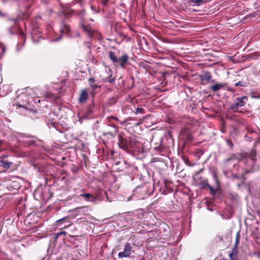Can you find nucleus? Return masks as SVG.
Returning <instances> with one entry per match:
<instances>
[{
	"label": "nucleus",
	"instance_id": "obj_1",
	"mask_svg": "<svg viewBox=\"0 0 260 260\" xmlns=\"http://www.w3.org/2000/svg\"><path fill=\"white\" fill-rule=\"evenodd\" d=\"M154 191V187L151 183H145L138 186L134 190L133 196L127 199V201L134 199V197L140 200H143L150 196Z\"/></svg>",
	"mask_w": 260,
	"mask_h": 260
},
{
	"label": "nucleus",
	"instance_id": "obj_2",
	"mask_svg": "<svg viewBox=\"0 0 260 260\" xmlns=\"http://www.w3.org/2000/svg\"><path fill=\"white\" fill-rule=\"evenodd\" d=\"M248 101V98L247 96H242L240 97L236 98L234 100L233 104H231L230 107L228 108L229 113H246V111L239 110V109L242 107L245 106Z\"/></svg>",
	"mask_w": 260,
	"mask_h": 260
},
{
	"label": "nucleus",
	"instance_id": "obj_3",
	"mask_svg": "<svg viewBox=\"0 0 260 260\" xmlns=\"http://www.w3.org/2000/svg\"><path fill=\"white\" fill-rule=\"evenodd\" d=\"M256 153V149L252 148L249 152L242 153L240 160L249 167H253L257 161Z\"/></svg>",
	"mask_w": 260,
	"mask_h": 260
},
{
	"label": "nucleus",
	"instance_id": "obj_4",
	"mask_svg": "<svg viewBox=\"0 0 260 260\" xmlns=\"http://www.w3.org/2000/svg\"><path fill=\"white\" fill-rule=\"evenodd\" d=\"M109 57L114 64H118L123 69L125 68L128 62L129 57L126 53H123L121 57H118L114 52L111 51L109 52Z\"/></svg>",
	"mask_w": 260,
	"mask_h": 260
},
{
	"label": "nucleus",
	"instance_id": "obj_5",
	"mask_svg": "<svg viewBox=\"0 0 260 260\" xmlns=\"http://www.w3.org/2000/svg\"><path fill=\"white\" fill-rule=\"evenodd\" d=\"M80 196L83 197L86 201L95 203L96 201L103 200L104 197H107V193L104 191H100L99 193H96V196H94L89 193H83L80 194Z\"/></svg>",
	"mask_w": 260,
	"mask_h": 260
},
{
	"label": "nucleus",
	"instance_id": "obj_6",
	"mask_svg": "<svg viewBox=\"0 0 260 260\" xmlns=\"http://www.w3.org/2000/svg\"><path fill=\"white\" fill-rule=\"evenodd\" d=\"M118 145L119 147L125 152H131V145L133 139L130 138L129 140L123 137L121 135L118 136Z\"/></svg>",
	"mask_w": 260,
	"mask_h": 260
},
{
	"label": "nucleus",
	"instance_id": "obj_7",
	"mask_svg": "<svg viewBox=\"0 0 260 260\" xmlns=\"http://www.w3.org/2000/svg\"><path fill=\"white\" fill-rule=\"evenodd\" d=\"M132 143L131 151L138 153H144L147 151L146 149L144 148L143 145L136 139H133Z\"/></svg>",
	"mask_w": 260,
	"mask_h": 260
},
{
	"label": "nucleus",
	"instance_id": "obj_8",
	"mask_svg": "<svg viewBox=\"0 0 260 260\" xmlns=\"http://www.w3.org/2000/svg\"><path fill=\"white\" fill-rule=\"evenodd\" d=\"M95 103L93 98L90 103L86 107L83 117L84 118H89L93 115L94 111Z\"/></svg>",
	"mask_w": 260,
	"mask_h": 260
},
{
	"label": "nucleus",
	"instance_id": "obj_9",
	"mask_svg": "<svg viewBox=\"0 0 260 260\" xmlns=\"http://www.w3.org/2000/svg\"><path fill=\"white\" fill-rule=\"evenodd\" d=\"M200 172L196 173L193 177L194 181L197 186H200L201 189H204L208 185V180L207 179H203L199 175Z\"/></svg>",
	"mask_w": 260,
	"mask_h": 260
},
{
	"label": "nucleus",
	"instance_id": "obj_10",
	"mask_svg": "<svg viewBox=\"0 0 260 260\" xmlns=\"http://www.w3.org/2000/svg\"><path fill=\"white\" fill-rule=\"evenodd\" d=\"M200 80L202 81V84H207L210 82H214V80H211L212 75L211 73L208 71H203L201 74L199 75Z\"/></svg>",
	"mask_w": 260,
	"mask_h": 260
},
{
	"label": "nucleus",
	"instance_id": "obj_11",
	"mask_svg": "<svg viewBox=\"0 0 260 260\" xmlns=\"http://www.w3.org/2000/svg\"><path fill=\"white\" fill-rule=\"evenodd\" d=\"M132 251V247L131 244L128 242H126L124 245L123 251L119 252L118 256L119 258L128 257L131 254Z\"/></svg>",
	"mask_w": 260,
	"mask_h": 260
},
{
	"label": "nucleus",
	"instance_id": "obj_12",
	"mask_svg": "<svg viewBox=\"0 0 260 260\" xmlns=\"http://www.w3.org/2000/svg\"><path fill=\"white\" fill-rule=\"evenodd\" d=\"M73 5H78L81 8V10L80 11L79 10H73L72 11L73 13L77 14L79 16H80L81 18H82L85 15V10L83 7V2L81 0H74L73 2Z\"/></svg>",
	"mask_w": 260,
	"mask_h": 260
},
{
	"label": "nucleus",
	"instance_id": "obj_13",
	"mask_svg": "<svg viewBox=\"0 0 260 260\" xmlns=\"http://www.w3.org/2000/svg\"><path fill=\"white\" fill-rule=\"evenodd\" d=\"M88 98V93L86 89H83L81 91L79 98L78 103L81 104H84L86 103Z\"/></svg>",
	"mask_w": 260,
	"mask_h": 260
},
{
	"label": "nucleus",
	"instance_id": "obj_14",
	"mask_svg": "<svg viewBox=\"0 0 260 260\" xmlns=\"http://www.w3.org/2000/svg\"><path fill=\"white\" fill-rule=\"evenodd\" d=\"M81 28L83 31L89 38L93 36V29L89 25H86L82 23L80 24Z\"/></svg>",
	"mask_w": 260,
	"mask_h": 260
},
{
	"label": "nucleus",
	"instance_id": "obj_15",
	"mask_svg": "<svg viewBox=\"0 0 260 260\" xmlns=\"http://www.w3.org/2000/svg\"><path fill=\"white\" fill-rule=\"evenodd\" d=\"M60 31L61 35L68 34L70 32V27L68 24L64 20L61 21L60 23Z\"/></svg>",
	"mask_w": 260,
	"mask_h": 260
},
{
	"label": "nucleus",
	"instance_id": "obj_16",
	"mask_svg": "<svg viewBox=\"0 0 260 260\" xmlns=\"http://www.w3.org/2000/svg\"><path fill=\"white\" fill-rule=\"evenodd\" d=\"M226 84L225 83H217L210 86V89L214 91L217 92L223 88Z\"/></svg>",
	"mask_w": 260,
	"mask_h": 260
},
{
	"label": "nucleus",
	"instance_id": "obj_17",
	"mask_svg": "<svg viewBox=\"0 0 260 260\" xmlns=\"http://www.w3.org/2000/svg\"><path fill=\"white\" fill-rule=\"evenodd\" d=\"M238 249L236 247H233L232 251L229 254V257L231 260H238Z\"/></svg>",
	"mask_w": 260,
	"mask_h": 260
},
{
	"label": "nucleus",
	"instance_id": "obj_18",
	"mask_svg": "<svg viewBox=\"0 0 260 260\" xmlns=\"http://www.w3.org/2000/svg\"><path fill=\"white\" fill-rule=\"evenodd\" d=\"M111 74L109 77H106L104 80L105 82H109L110 83L113 84L115 83V78L114 77H112V71H110Z\"/></svg>",
	"mask_w": 260,
	"mask_h": 260
},
{
	"label": "nucleus",
	"instance_id": "obj_19",
	"mask_svg": "<svg viewBox=\"0 0 260 260\" xmlns=\"http://www.w3.org/2000/svg\"><path fill=\"white\" fill-rule=\"evenodd\" d=\"M109 125L113 127V132H108L107 133L105 134L104 135L106 136L107 135H109L110 136H111L112 137H114V133H115L117 132V128L116 127V126L113 123H111V124L110 123Z\"/></svg>",
	"mask_w": 260,
	"mask_h": 260
},
{
	"label": "nucleus",
	"instance_id": "obj_20",
	"mask_svg": "<svg viewBox=\"0 0 260 260\" xmlns=\"http://www.w3.org/2000/svg\"><path fill=\"white\" fill-rule=\"evenodd\" d=\"M190 1L197 6H201V5L206 3L205 0H190Z\"/></svg>",
	"mask_w": 260,
	"mask_h": 260
},
{
	"label": "nucleus",
	"instance_id": "obj_21",
	"mask_svg": "<svg viewBox=\"0 0 260 260\" xmlns=\"http://www.w3.org/2000/svg\"><path fill=\"white\" fill-rule=\"evenodd\" d=\"M24 7H25V9L23 11L22 14H23V15H25L26 16H28L29 15V12H28V10L30 7V4H28Z\"/></svg>",
	"mask_w": 260,
	"mask_h": 260
},
{
	"label": "nucleus",
	"instance_id": "obj_22",
	"mask_svg": "<svg viewBox=\"0 0 260 260\" xmlns=\"http://www.w3.org/2000/svg\"><path fill=\"white\" fill-rule=\"evenodd\" d=\"M27 137L24 135H21L19 138V141L23 143H29V141L27 140Z\"/></svg>",
	"mask_w": 260,
	"mask_h": 260
},
{
	"label": "nucleus",
	"instance_id": "obj_23",
	"mask_svg": "<svg viewBox=\"0 0 260 260\" xmlns=\"http://www.w3.org/2000/svg\"><path fill=\"white\" fill-rule=\"evenodd\" d=\"M210 191V194L212 196H214L216 193V190L212 187L210 184H208L207 186Z\"/></svg>",
	"mask_w": 260,
	"mask_h": 260
},
{
	"label": "nucleus",
	"instance_id": "obj_24",
	"mask_svg": "<svg viewBox=\"0 0 260 260\" xmlns=\"http://www.w3.org/2000/svg\"><path fill=\"white\" fill-rule=\"evenodd\" d=\"M210 191V194L212 196H214L216 193V190L212 187L210 184H208L207 186Z\"/></svg>",
	"mask_w": 260,
	"mask_h": 260
},
{
	"label": "nucleus",
	"instance_id": "obj_25",
	"mask_svg": "<svg viewBox=\"0 0 260 260\" xmlns=\"http://www.w3.org/2000/svg\"><path fill=\"white\" fill-rule=\"evenodd\" d=\"M0 162L2 164V166H3L4 168L8 169L10 167V165L11 164H9V162H6L4 161H1Z\"/></svg>",
	"mask_w": 260,
	"mask_h": 260
},
{
	"label": "nucleus",
	"instance_id": "obj_26",
	"mask_svg": "<svg viewBox=\"0 0 260 260\" xmlns=\"http://www.w3.org/2000/svg\"><path fill=\"white\" fill-rule=\"evenodd\" d=\"M239 238H240V236H239V233H238L236 235V241H235V244H234L233 247H236V248H237L239 243Z\"/></svg>",
	"mask_w": 260,
	"mask_h": 260
},
{
	"label": "nucleus",
	"instance_id": "obj_27",
	"mask_svg": "<svg viewBox=\"0 0 260 260\" xmlns=\"http://www.w3.org/2000/svg\"><path fill=\"white\" fill-rule=\"evenodd\" d=\"M235 85V86H242V87H245L246 86V83L244 82L239 81V82L236 83Z\"/></svg>",
	"mask_w": 260,
	"mask_h": 260
},
{
	"label": "nucleus",
	"instance_id": "obj_28",
	"mask_svg": "<svg viewBox=\"0 0 260 260\" xmlns=\"http://www.w3.org/2000/svg\"><path fill=\"white\" fill-rule=\"evenodd\" d=\"M66 232L65 231H61V232H58V233H57L55 234V238L56 239H57L60 235H66Z\"/></svg>",
	"mask_w": 260,
	"mask_h": 260
},
{
	"label": "nucleus",
	"instance_id": "obj_29",
	"mask_svg": "<svg viewBox=\"0 0 260 260\" xmlns=\"http://www.w3.org/2000/svg\"><path fill=\"white\" fill-rule=\"evenodd\" d=\"M90 86L91 87L93 91H94L96 88H101V85H98V84H91Z\"/></svg>",
	"mask_w": 260,
	"mask_h": 260
},
{
	"label": "nucleus",
	"instance_id": "obj_30",
	"mask_svg": "<svg viewBox=\"0 0 260 260\" xmlns=\"http://www.w3.org/2000/svg\"><path fill=\"white\" fill-rule=\"evenodd\" d=\"M144 110L142 108L138 107L135 112V114L144 113Z\"/></svg>",
	"mask_w": 260,
	"mask_h": 260
},
{
	"label": "nucleus",
	"instance_id": "obj_31",
	"mask_svg": "<svg viewBox=\"0 0 260 260\" xmlns=\"http://www.w3.org/2000/svg\"><path fill=\"white\" fill-rule=\"evenodd\" d=\"M154 149H155V150H156L157 151H158V152H161L162 151V148L160 146V145L159 146H155L154 147Z\"/></svg>",
	"mask_w": 260,
	"mask_h": 260
},
{
	"label": "nucleus",
	"instance_id": "obj_32",
	"mask_svg": "<svg viewBox=\"0 0 260 260\" xmlns=\"http://www.w3.org/2000/svg\"><path fill=\"white\" fill-rule=\"evenodd\" d=\"M67 218V217H64L60 219H58L56 221V222L58 223V224H59L61 222H64V221H66Z\"/></svg>",
	"mask_w": 260,
	"mask_h": 260
},
{
	"label": "nucleus",
	"instance_id": "obj_33",
	"mask_svg": "<svg viewBox=\"0 0 260 260\" xmlns=\"http://www.w3.org/2000/svg\"><path fill=\"white\" fill-rule=\"evenodd\" d=\"M107 119H108V122H110V120L111 119H114L116 121H118V118L117 117H115V116H111L110 117H107Z\"/></svg>",
	"mask_w": 260,
	"mask_h": 260
},
{
	"label": "nucleus",
	"instance_id": "obj_34",
	"mask_svg": "<svg viewBox=\"0 0 260 260\" xmlns=\"http://www.w3.org/2000/svg\"><path fill=\"white\" fill-rule=\"evenodd\" d=\"M94 81H95V79L93 78H90L88 79V83H89L90 86L91 85V84H93V82Z\"/></svg>",
	"mask_w": 260,
	"mask_h": 260
},
{
	"label": "nucleus",
	"instance_id": "obj_35",
	"mask_svg": "<svg viewBox=\"0 0 260 260\" xmlns=\"http://www.w3.org/2000/svg\"><path fill=\"white\" fill-rule=\"evenodd\" d=\"M226 142L231 147L233 146V144L232 142L231 141V140L226 139Z\"/></svg>",
	"mask_w": 260,
	"mask_h": 260
},
{
	"label": "nucleus",
	"instance_id": "obj_36",
	"mask_svg": "<svg viewBox=\"0 0 260 260\" xmlns=\"http://www.w3.org/2000/svg\"><path fill=\"white\" fill-rule=\"evenodd\" d=\"M49 124H50L51 126L56 128V126L57 124L55 122L51 121L50 122V123Z\"/></svg>",
	"mask_w": 260,
	"mask_h": 260
},
{
	"label": "nucleus",
	"instance_id": "obj_37",
	"mask_svg": "<svg viewBox=\"0 0 260 260\" xmlns=\"http://www.w3.org/2000/svg\"><path fill=\"white\" fill-rule=\"evenodd\" d=\"M234 158H235V156H233V157H231L228 158H226L224 160V162H228L229 161H230V160L233 159Z\"/></svg>",
	"mask_w": 260,
	"mask_h": 260
},
{
	"label": "nucleus",
	"instance_id": "obj_38",
	"mask_svg": "<svg viewBox=\"0 0 260 260\" xmlns=\"http://www.w3.org/2000/svg\"><path fill=\"white\" fill-rule=\"evenodd\" d=\"M109 0H102V3L103 6H106L108 4Z\"/></svg>",
	"mask_w": 260,
	"mask_h": 260
},
{
	"label": "nucleus",
	"instance_id": "obj_39",
	"mask_svg": "<svg viewBox=\"0 0 260 260\" xmlns=\"http://www.w3.org/2000/svg\"><path fill=\"white\" fill-rule=\"evenodd\" d=\"M226 90L228 91H230V92H234L235 91V89L232 87H228L226 89Z\"/></svg>",
	"mask_w": 260,
	"mask_h": 260
},
{
	"label": "nucleus",
	"instance_id": "obj_40",
	"mask_svg": "<svg viewBox=\"0 0 260 260\" xmlns=\"http://www.w3.org/2000/svg\"><path fill=\"white\" fill-rule=\"evenodd\" d=\"M17 107H24L25 106V105L24 104V103H23V104L21 105L20 103H18V104H17Z\"/></svg>",
	"mask_w": 260,
	"mask_h": 260
},
{
	"label": "nucleus",
	"instance_id": "obj_41",
	"mask_svg": "<svg viewBox=\"0 0 260 260\" xmlns=\"http://www.w3.org/2000/svg\"><path fill=\"white\" fill-rule=\"evenodd\" d=\"M252 98L254 99H260V93L258 95L253 96Z\"/></svg>",
	"mask_w": 260,
	"mask_h": 260
},
{
	"label": "nucleus",
	"instance_id": "obj_42",
	"mask_svg": "<svg viewBox=\"0 0 260 260\" xmlns=\"http://www.w3.org/2000/svg\"><path fill=\"white\" fill-rule=\"evenodd\" d=\"M20 34L23 37H25V35H24V34L23 31H20Z\"/></svg>",
	"mask_w": 260,
	"mask_h": 260
},
{
	"label": "nucleus",
	"instance_id": "obj_43",
	"mask_svg": "<svg viewBox=\"0 0 260 260\" xmlns=\"http://www.w3.org/2000/svg\"><path fill=\"white\" fill-rule=\"evenodd\" d=\"M61 37H59V38H57V39H54V41H58V40H59L60 39H61Z\"/></svg>",
	"mask_w": 260,
	"mask_h": 260
},
{
	"label": "nucleus",
	"instance_id": "obj_44",
	"mask_svg": "<svg viewBox=\"0 0 260 260\" xmlns=\"http://www.w3.org/2000/svg\"><path fill=\"white\" fill-rule=\"evenodd\" d=\"M214 178H215V180L217 181V176L216 175H214Z\"/></svg>",
	"mask_w": 260,
	"mask_h": 260
},
{
	"label": "nucleus",
	"instance_id": "obj_45",
	"mask_svg": "<svg viewBox=\"0 0 260 260\" xmlns=\"http://www.w3.org/2000/svg\"><path fill=\"white\" fill-rule=\"evenodd\" d=\"M15 22H16V21H18V19H16L15 20H13Z\"/></svg>",
	"mask_w": 260,
	"mask_h": 260
},
{
	"label": "nucleus",
	"instance_id": "obj_46",
	"mask_svg": "<svg viewBox=\"0 0 260 260\" xmlns=\"http://www.w3.org/2000/svg\"><path fill=\"white\" fill-rule=\"evenodd\" d=\"M20 7L22 8V7H23L22 4H20Z\"/></svg>",
	"mask_w": 260,
	"mask_h": 260
},
{
	"label": "nucleus",
	"instance_id": "obj_47",
	"mask_svg": "<svg viewBox=\"0 0 260 260\" xmlns=\"http://www.w3.org/2000/svg\"><path fill=\"white\" fill-rule=\"evenodd\" d=\"M159 141H160V142L161 143V141H162L161 139H160Z\"/></svg>",
	"mask_w": 260,
	"mask_h": 260
},
{
	"label": "nucleus",
	"instance_id": "obj_48",
	"mask_svg": "<svg viewBox=\"0 0 260 260\" xmlns=\"http://www.w3.org/2000/svg\"><path fill=\"white\" fill-rule=\"evenodd\" d=\"M91 8L93 9V7L92 6H91Z\"/></svg>",
	"mask_w": 260,
	"mask_h": 260
},
{
	"label": "nucleus",
	"instance_id": "obj_49",
	"mask_svg": "<svg viewBox=\"0 0 260 260\" xmlns=\"http://www.w3.org/2000/svg\"><path fill=\"white\" fill-rule=\"evenodd\" d=\"M259 8H260V6H259Z\"/></svg>",
	"mask_w": 260,
	"mask_h": 260
}]
</instances>
